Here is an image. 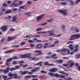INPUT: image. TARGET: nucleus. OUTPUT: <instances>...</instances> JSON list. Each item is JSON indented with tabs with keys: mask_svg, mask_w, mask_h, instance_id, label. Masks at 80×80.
Wrapping results in <instances>:
<instances>
[{
	"mask_svg": "<svg viewBox=\"0 0 80 80\" xmlns=\"http://www.w3.org/2000/svg\"><path fill=\"white\" fill-rule=\"evenodd\" d=\"M48 74L51 76H54L56 77H59V78H63L65 77V76L58 75V74H54L49 72Z\"/></svg>",
	"mask_w": 80,
	"mask_h": 80,
	"instance_id": "obj_1",
	"label": "nucleus"
},
{
	"mask_svg": "<svg viewBox=\"0 0 80 80\" xmlns=\"http://www.w3.org/2000/svg\"><path fill=\"white\" fill-rule=\"evenodd\" d=\"M40 67L36 68L34 70H31V72H28V75H31V74H32L34 72H36V71L38 72V71H39V70H40Z\"/></svg>",
	"mask_w": 80,
	"mask_h": 80,
	"instance_id": "obj_2",
	"label": "nucleus"
},
{
	"mask_svg": "<svg viewBox=\"0 0 80 80\" xmlns=\"http://www.w3.org/2000/svg\"><path fill=\"white\" fill-rule=\"evenodd\" d=\"M30 54H26L24 55H21L20 58H27V57H29L28 58L29 59H31V58H32V57H30Z\"/></svg>",
	"mask_w": 80,
	"mask_h": 80,
	"instance_id": "obj_3",
	"label": "nucleus"
},
{
	"mask_svg": "<svg viewBox=\"0 0 80 80\" xmlns=\"http://www.w3.org/2000/svg\"><path fill=\"white\" fill-rule=\"evenodd\" d=\"M75 36H77V37L76 38H75V39H77V38H78V37H80V35H78V34H76V35H72L71 36L70 38H69V40H73V37H75Z\"/></svg>",
	"mask_w": 80,
	"mask_h": 80,
	"instance_id": "obj_4",
	"label": "nucleus"
},
{
	"mask_svg": "<svg viewBox=\"0 0 80 80\" xmlns=\"http://www.w3.org/2000/svg\"><path fill=\"white\" fill-rule=\"evenodd\" d=\"M58 11L60 13H63V14L64 15H66L68 13L66 11V10H58Z\"/></svg>",
	"mask_w": 80,
	"mask_h": 80,
	"instance_id": "obj_5",
	"label": "nucleus"
},
{
	"mask_svg": "<svg viewBox=\"0 0 80 80\" xmlns=\"http://www.w3.org/2000/svg\"><path fill=\"white\" fill-rule=\"evenodd\" d=\"M12 58H11L10 59H7L6 60V65H7V66H9V65L10 64V63H9L8 62H10L12 60Z\"/></svg>",
	"mask_w": 80,
	"mask_h": 80,
	"instance_id": "obj_6",
	"label": "nucleus"
},
{
	"mask_svg": "<svg viewBox=\"0 0 80 80\" xmlns=\"http://www.w3.org/2000/svg\"><path fill=\"white\" fill-rule=\"evenodd\" d=\"M37 77V75H32V76H26L25 77V78H36Z\"/></svg>",
	"mask_w": 80,
	"mask_h": 80,
	"instance_id": "obj_7",
	"label": "nucleus"
},
{
	"mask_svg": "<svg viewBox=\"0 0 80 80\" xmlns=\"http://www.w3.org/2000/svg\"><path fill=\"white\" fill-rule=\"evenodd\" d=\"M8 28V27H7V26L4 25L1 27V29H2L3 32H5V31H6V30H7Z\"/></svg>",
	"mask_w": 80,
	"mask_h": 80,
	"instance_id": "obj_8",
	"label": "nucleus"
},
{
	"mask_svg": "<svg viewBox=\"0 0 80 80\" xmlns=\"http://www.w3.org/2000/svg\"><path fill=\"white\" fill-rule=\"evenodd\" d=\"M48 33H49L48 36H51V35H55V34L53 33V30H51V31H48Z\"/></svg>",
	"mask_w": 80,
	"mask_h": 80,
	"instance_id": "obj_9",
	"label": "nucleus"
},
{
	"mask_svg": "<svg viewBox=\"0 0 80 80\" xmlns=\"http://www.w3.org/2000/svg\"><path fill=\"white\" fill-rule=\"evenodd\" d=\"M36 47L37 48L40 49V48H42V44L40 43L36 45Z\"/></svg>",
	"mask_w": 80,
	"mask_h": 80,
	"instance_id": "obj_10",
	"label": "nucleus"
},
{
	"mask_svg": "<svg viewBox=\"0 0 80 80\" xmlns=\"http://www.w3.org/2000/svg\"><path fill=\"white\" fill-rule=\"evenodd\" d=\"M57 68H52L49 70V72H55L57 71Z\"/></svg>",
	"mask_w": 80,
	"mask_h": 80,
	"instance_id": "obj_11",
	"label": "nucleus"
},
{
	"mask_svg": "<svg viewBox=\"0 0 80 80\" xmlns=\"http://www.w3.org/2000/svg\"><path fill=\"white\" fill-rule=\"evenodd\" d=\"M18 4L14 3H12L10 5V7H18Z\"/></svg>",
	"mask_w": 80,
	"mask_h": 80,
	"instance_id": "obj_12",
	"label": "nucleus"
},
{
	"mask_svg": "<svg viewBox=\"0 0 80 80\" xmlns=\"http://www.w3.org/2000/svg\"><path fill=\"white\" fill-rule=\"evenodd\" d=\"M2 78H3V79H4V80H8L9 79H12L13 78L12 77H9L8 79H7V77L6 76H3Z\"/></svg>",
	"mask_w": 80,
	"mask_h": 80,
	"instance_id": "obj_13",
	"label": "nucleus"
},
{
	"mask_svg": "<svg viewBox=\"0 0 80 80\" xmlns=\"http://www.w3.org/2000/svg\"><path fill=\"white\" fill-rule=\"evenodd\" d=\"M15 37L11 38V37L10 36L8 37V38L7 41L9 42V41H10V40H13V39H15Z\"/></svg>",
	"mask_w": 80,
	"mask_h": 80,
	"instance_id": "obj_14",
	"label": "nucleus"
},
{
	"mask_svg": "<svg viewBox=\"0 0 80 80\" xmlns=\"http://www.w3.org/2000/svg\"><path fill=\"white\" fill-rule=\"evenodd\" d=\"M44 65H48V66H55V65L52 64H49L48 62H44Z\"/></svg>",
	"mask_w": 80,
	"mask_h": 80,
	"instance_id": "obj_15",
	"label": "nucleus"
},
{
	"mask_svg": "<svg viewBox=\"0 0 80 80\" xmlns=\"http://www.w3.org/2000/svg\"><path fill=\"white\" fill-rule=\"evenodd\" d=\"M44 15V14H42L41 15L37 17V20H40L42 17H43Z\"/></svg>",
	"mask_w": 80,
	"mask_h": 80,
	"instance_id": "obj_16",
	"label": "nucleus"
},
{
	"mask_svg": "<svg viewBox=\"0 0 80 80\" xmlns=\"http://www.w3.org/2000/svg\"><path fill=\"white\" fill-rule=\"evenodd\" d=\"M9 70H10V68H6V70H4L3 72L4 73H7L9 72Z\"/></svg>",
	"mask_w": 80,
	"mask_h": 80,
	"instance_id": "obj_17",
	"label": "nucleus"
},
{
	"mask_svg": "<svg viewBox=\"0 0 80 80\" xmlns=\"http://www.w3.org/2000/svg\"><path fill=\"white\" fill-rule=\"evenodd\" d=\"M17 19V15L13 16L12 17V22H15Z\"/></svg>",
	"mask_w": 80,
	"mask_h": 80,
	"instance_id": "obj_18",
	"label": "nucleus"
},
{
	"mask_svg": "<svg viewBox=\"0 0 80 80\" xmlns=\"http://www.w3.org/2000/svg\"><path fill=\"white\" fill-rule=\"evenodd\" d=\"M20 72L22 75H25V74H27V73H28V71H24L22 72V71H21Z\"/></svg>",
	"mask_w": 80,
	"mask_h": 80,
	"instance_id": "obj_19",
	"label": "nucleus"
},
{
	"mask_svg": "<svg viewBox=\"0 0 80 80\" xmlns=\"http://www.w3.org/2000/svg\"><path fill=\"white\" fill-rule=\"evenodd\" d=\"M48 43H44V45L42 46L43 48H47L48 47Z\"/></svg>",
	"mask_w": 80,
	"mask_h": 80,
	"instance_id": "obj_20",
	"label": "nucleus"
},
{
	"mask_svg": "<svg viewBox=\"0 0 80 80\" xmlns=\"http://www.w3.org/2000/svg\"><path fill=\"white\" fill-rule=\"evenodd\" d=\"M56 55H57V54H54L52 55L50 57L51 58H53V59H55V58H57V57H55Z\"/></svg>",
	"mask_w": 80,
	"mask_h": 80,
	"instance_id": "obj_21",
	"label": "nucleus"
},
{
	"mask_svg": "<svg viewBox=\"0 0 80 80\" xmlns=\"http://www.w3.org/2000/svg\"><path fill=\"white\" fill-rule=\"evenodd\" d=\"M12 11L11 10H8L5 12V14H7L8 13H12Z\"/></svg>",
	"mask_w": 80,
	"mask_h": 80,
	"instance_id": "obj_22",
	"label": "nucleus"
},
{
	"mask_svg": "<svg viewBox=\"0 0 80 80\" xmlns=\"http://www.w3.org/2000/svg\"><path fill=\"white\" fill-rule=\"evenodd\" d=\"M78 45H76L75 46V50H74V52H76L78 50Z\"/></svg>",
	"mask_w": 80,
	"mask_h": 80,
	"instance_id": "obj_23",
	"label": "nucleus"
},
{
	"mask_svg": "<svg viewBox=\"0 0 80 80\" xmlns=\"http://www.w3.org/2000/svg\"><path fill=\"white\" fill-rule=\"evenodd\" d=\"M72 45V44H70L69 45V48L71 50H73V48Z\"/></svg>",
	"mask_w": 80,
	"mask_h": 80,
	"instance_id": "obj_24",
	"label": "nucleus"
},
{
	"mask_svg": "<svg viewBox=\"0 0 80 80\" xmlns=\"http://www.w3.org/2000/svg\"><path fill=\"white\" fill-rule=\"evenodd\" d=\"M67 49L63 48L62 49L60 50V52H65L67 51Z\"/></svg>",
	"mask_w": 80,
	"mask_h": 80,
	"instance_id": "obj_25",
	"label": "nucleus"
},
{
	"mask_svg": "<svg viewBox=\"0 0 80 80\" xmlns=\"http://www.w3.org/2000/svg\"><path fill=\"white\" fill-rule=\"evenodd\" d=\"M25 15H26H26H28V16H30V15H31V14H32V13H31V12H26V13H25Z\"/></svg>",
	"mask_w": 80,
	"mask_h": 80,
	"instance_id": "obj_26",
	"label": "nucleus"
},
{
	"mask_svg": "<svg viewBox=\"0 0 80 80\" xmlns=\"http://www.w3.org/2000/svg\"><path fill=\"white\" fill-rule=\"evenodd\" d=\"M42 62H39L35 64V65H39V66H42Z\"/></svg>",
	"mask_w": 80,
	"mask_h": 80,
	"instance_id": "obj_27",
	"label": "nucleus"
},
{
	"mask_svg": "<svg viewBox=\"0 0 80 80\" xmlns=\"http://www.w3.org/2000/svg\"><path fill=\"white\" fill-rule=\"evenodd\" d=\"M12 51V50H9L8 51H6L4 52L5 53H11Z\"/></svg>",
	"mask_w": 80,
	"mask_h": 80,
	"instance_id": "obj_28",
	"label": "nucleus"
},
{
	"mask_svg": "<svg viewBox=\"0 0 80 80\" xmlns=\"http://www.w3.org/2000/svg\"><path fill=\"white\" fill-rule=\"evenodd\" d=\"M56 62H58V63H62V62H63V60L61 59L60 60H57Z\"/></svg>",
	"mask_w": 80,
	"mask_h": 80,
	"instance_id": "obj_29",
	"label": "nucleus"
},
{
	"mask_svg": "<svg viewBox=\"0 0 80 80\" xmlns=\"http://www.w3.org/2000/svg\"><path fill=\"white\" fill-rule=\"evenodd\" d=\"M13 76H14V78H17V74H13Z\"/></svg>",
	"mask_w": 80,
	"mask_h": 80,
	"instance_id": "obj_30",
	"label": "nucleus"
},
{
	"mask_svg": "<svg viewBox=\"0 0 80 80\" xmlns=\"http://www.w3.org/2000/svg\"><path fill=\"white\" fill-rule=\"evenodd\" d=\"M8 75L9 77H13V74H12L11 72L8 74Z\"/></svg>",
	"mask_w": 80,
	"mask_h": 80,
	"instance_id": "obj_31",
	"label": "nucleus"
},
{
	"mask_svg": "<svg viewBox=\"0 0 80 80\" xmlns=\"http://www.w3.org/2000/svg\"><path fill=\"white\" fill-rule=\"evenodd\" d=\"M74 30L76 31V32H79V30L76 27L74 28Z\"/></svg>",
	"mask_w": 80,
	"mask_h": 80,
	"instance_id": "obj_32",
	"label": "nucleus"
},
{
	"mask_svg": "<svg viewBox=\"0 0 80 80\" xmlns=\"http://www.w3.org/2000/svg\"><path fill=\"white\" fill-rule=\"evenodd\" d=\"M42 51L41 50H35L34 51V52H35L36 53H41Z\"/></svg>",
	"mask_w": 80,
	"mask_h": 80,
	"instance_id": "obj_33",
	"label": "nucleus"
},
{
	"mask_svg": "<svg viewBox=\"0 0 80 80\" xmlns=\"http://www.w3.org/2000/svg\"><path fill=\"white\" fill-rule=\"evenodd\" d=\"M20 66H16L15 67V70H16V69H19V68H20Z\"/></svg>",
	"mask_w": 80,
	"mask_h": 80,
	"instance_id": "obj_34",
	"label": "nucleus"
},
{
	"mask_svg": "<svg viewBox=\"0 0 80 80\" xmlns=\"http://www.w3.org/2000/svg\"><path fill=\"white\" fill-rule=\"evenodd\" d=\"M73 65H74V62H72L69 65L70 67H72V66Z\"/></svg>",
	"mask_w": 80,
	"mask_h": 80,
	"instance_id": "obj_35",
	"label": "nucleus"
},
{
	"mask_svg": "<svg viewBox=\"0 0 80 80\" xmlns=\"http://www.w3.org/2000/svg\"><path fill=\"white\" fill-rule=\"evenodd\" d=\"M13 59H14V60L18 59L19 58H18L17 57V56L14 57L13 58H12Z\"/></svg>",
	"mask_w": 80,
	"mask_h": 80,
	"instance_id": "obj_36",
	"label": "nucleus"
},
{
	"mask_svg": "<svg viewBox=\"0 0 80 80\" xmlns=\"http://www.w3.org/2000/svg\"><path fill=\"white\" fill-rule=\"evenodd\" d=\"M10 71H13V70H15V68H9Z\"/></svg>",
	"mask_w": 80,
	"mask_h": 80,
	"instance_id": "obj_37",
	"label": "nucleus"
},
{
	"mask_svg": "<svg viewBox=\"0 0 80 80\" xmlns=\"http://www.w3.org/2000/svg\"><path fill=\"white\" fill-rule=\"evenodd\" d=\"M76 58H79L80 57V54H78L75 55Z\"/></svg>",
	"mask_w": 80,
	"mask_h": 80,
	"instance_id": "obj_38",
	"label": "nucleus"
},
{
	"mask_svg": "<svg viewBox=\"0 0 80 80\" xmlns=\"http://www.w3.org/2000/svg\"><path fill=\"white\" fill-rule=\"evenodd\" d=\"M25 42H22L20 43V45L21 46H22L23 45H25Z\"/></svg>",
	"mask_w": 80,
	"mask_h": 80,
	"instance_id": "obj_39",
	"label": "nucleus"
},
{
	"mask_svg": "<svg viewBox=\"0 0 80 80\" xmlns=\"http://www.w3.org/2000/svg\"><path fill=\"white\" fill-rule=\"evenodd\" d=\"M12 63L13 65H16V64H18V62H17V61H13Z\"/></svg>",
	"mask_w": 80,
	"mask_h": 80,
	"instance_id": "obj_40",
	"label": "nucleus"
},
{
	"mask_svg": "<svg viewBox=\"0 0 80 80\" xmlns=\"http://www.w3.org/2000/svg\"><path fill=\"white\" fill-rule=\"evenodd\" d=\"M60 3L63 5H65L67 4V3L66 2H61Z\"/></svg>",
	"mask_w": 80,
	"mask_h": 80,
	"instance_id": "obj_41",
	"label": "nucleus"
},
{
	"mask_svg": "<svg viewBox=\"0 0 80 80\" xmlns=\"http://www.w3.org/2000/svg\"><path fill=\"white\" fill-rule=\"evenodd\" d=\"M41 73H47V72L43 70H41Z\"/></svg>",
	"mask_w": 80,
	"mask_h": 80,
	"instance_id": "obj_42",
	"label": "nucleus"
},
{
	"mask_svg": "<svg viewBox=\"0 0 80 80\" xmlns=\"http://www.w3.org/2000/svg\"><path fill=\"white\" fill-rule=\"evenodd\" d=\"M47 23L46 22H44L43 23H42L41 24V26H43V25H47Z\"/></svg>",
	"mask_w": 80,
	"mask_h": 80,
	"instance_id": "obj_43",
	"label": "nucleus"
},
{
	"mask_svg": "<svg viewBox=\"0 0 80 80\" xmlns=\"http://www.w3.org/2000/svg\"><path fill=\"white\" fill-rule=\"evenodd\" d=\"M2 6L3 7H7V5L6 4V3L4 2Z\"/></svg>",
	"mask_w": 80,
	"mask_h": 80,
	"instance_id": "obj_44",
	"label": "nucleus"
},
{
	"mask_svg": "<svg viewBox=\"0 0 80 80\" xmlns=\"http://www.w3.org/2000/svg\"><path fill=\"white\" fill-rule=\"evenodd\" d=\"M42 29V28H38L36 29V31H40V30H41Z\"/></svg>",
	"mask_w": 80,
	"mask_h": 80,
	"instance_id": "obj_45",
	"label": "nucleus"
},
{
	"mask_svg": "<svg viewBox=\"0 0 80 80\" xmlns=\"http://www.w3.org/2000/svg\"><path fill=\"white\" fill-rule=\"evenodd\" d=\"M22 2H23L22 1H19V2L18 5H21L22 3Z\"/></svg>",
	"mask_w": 80,
	"mask_h": 80,
	"instance_id": "obj_46",
	"label": "nucleus"
},
{
	"mask_svg": "<svg viewBox=\"0 0 80 80\" xmlns=\"http://www.w3.org/2000/svg\"><path fill=\"white\" fill-rule=\"evenodd\" d=\"M24 63V62L23 61H19L18 63L22 64Z\"/></svg>",
	"mask_w": 80,
	"mask_h": 80,
	"instance_id": "obj_47",
	"label": "nucleus"
},
{
	"mask_svg": "<svg viewBox=\"0 0 80 80\" xmlns=\"http://www.w3.org/2000/svg\"><path fill=\"white\" fill-rule=\"evenodd\" d=\"M47 21L49 22H52V21H53V19H51L50 20H48Z\"/></svg>",
	"mask_w": 80,
	"mask_h": 80,
	"instance_id": "obj_48",
	"label": "nucleus"
},
{
	"mask_svg": "<svg viewBox=\"0 0 80 80\" xmlns=\"http://www.w3.org/2000/svg\"><path fill=\"white\" fill-rule=\"evenodd\" d=\"M43 54L41 52H40L39 53L37 54H36V56H38V55H42Z\"/></svg>",
	"mask_w": 80,
	"mask_h": 80,
	"instance_id": "obj_49",
	"label": "nucleus"
},
{
	"mask_svg": "<svg viewBox=\"0 0 80 80\" xmlns=\"http://www.w3.org/2000/svg\"><path fill=\"white\" fill-rule=\"evenodd\" d=\"M74 42H72V41H69L67 43V44L68 45V44H69V43H73Z\"/></svg>",
	"mask_w": 80,
	"mask_h": 80,
	"instance_id": "obj_50",
	"label": "nucleus"
},
{
	"mask_svg": "<svg viewBox=\"0 0 80 80\" xmlns=\"http://www.w3.org/2000/svg\"><path fill=\"white\" fill-rule=\"evenodd\" d=\"M34 37H37L38 38L40 37V35H35L34 36Z\"/></svg>",
	"mask_w": 80,
	"mask_h": 80,
	"instance_id": "obj_51",
	"label": "nucleus"
},
{
	"mask_svg": "<svg viewBox=\"0 0 80 80\" xmlns=\"http://www.w3.org/2000/svg\"><path fill=\"white\" fill-rule=\"evenodd\" d=\"M72 61L71 60L69 61L68 62V63H72Z\"/></svg>",
	"mask_w": 80,
	"mask_h": 80,
	"instance_id": "obj_52",
	"label": "nucleus"
},
{
	"mask_svg": "<svg viewBox=\"0 0 80 80\" xmlns=\"http://www.w3.org/2000/svg\"><path fill=\"white\" fill-rule=\"evenodd\" d=\"M28 66V65L27 64L24 65L23 66H22V68H25V67H27Z\"/></svg>",
	"mask_w": 80,
	"mask_h": 80,
	"instance_id": "obj_53",
	"label": "nucleus"
},
{
	"mask_svg": "<svg viewBox=\"0 0 80 80\" xmlns=\"http://www.w3.org/2000/svg\"><path fill=\"white\" fill-rule=\"evenodd\" d=\"M25 7V6H22L20 7H19V9L20 10L21 8H23V7Z\"/></svg>",
	"mask_w": 80,
	"mask_h": 80,
	"instance_id": "obj_54",
	"label": "nucleus"
},
{
	"mask_svg": "<svg viewBox=\"0 0 80 80\" xmlns=\"http://www.w3.org/2000/svg\"><path fill=\"white\" fill-rule=\"evenodd\" d=\"M28 42L29 43H32V42H33V41H32V40H29Z\"/></svg>",
	"mask_w": 80,
	"mask_h": 80,
	"instance_id": "obj_55",
	"label": "nucleus"
},
{
	"mask_svg": "<svg viewBox=\"0 0 80 80\" xmlns=\"http://www.w3.org/2000/svg\"><path fill=\"white\" fill-rule=\"evenodd\" d=\"M70 2L71 5H73V4H74V3H73V2L72 1H71Z\"/></svg>",
	"mask_w": 80,
	"mask_h": 80,
	"instance_id": "obj_56",
	"label": "nucleus"
},
{
	"mask_svg": "<svg viewBox=\"0 0 80 80\" xmlns=\"http://www.w3.org/2000/svg\"><path fill=\"white\" fill-rule=\"evenodd\" d=\"M61 27L62 28H65V26L64 25H62L61 26Z\"/></svg>",
	"mask_w": 80,
	"mask_h": 80,
	"instance_id": "obj_57",
	"label": "nucleus"
},
{
	"mask_svg": "<svg viewBox=\"0 0 80 80\" xmlns=\"http://www.w3.org/2000/svg\"><path fill=\"white\" fill-rule=\"evenodd\" d=\"M58 43V41H56L54 42V43Z\"/></svg>",
	"mask_w": 80,
	"mask_h": 80,
	"instance_id": "obj_58",
	"label": "nucleus"
},
{
	"mask_svg": "<svg viewBox=\"0 0 80 80\" xmlns=\"http://www.w3.org/2000/svg\"><path fill=\"white\" fill-rule=\"evenodd\" d=\"M7 3H8V4H10V3H11V1H8L7 2Z\"/></svg>",
	"mask_w": 80,
	"mask_h": 80,
	"instance_id": "obj_59",
	"label": "nucleus"
},
{
	"mask_svg": "<svg viewBox=\"0 0 80 80\" xmlns=\"http://www.w3.org/2000/svg\"><path fill=\"white\" fill-rule=\"evenodd\" d=\"M67 51H68L67 53H68H68H70V50H69L68 49H67Z\"/></svg>",
	"mask_w": 80,
	"mask_h": 80,
	"instance_id": "obj_60",
	"label": "nucleus"
},
{
	"mask_svg": "<svg viewBox=\"0 0 80 80\" xmlns=\"http://www.w3.org/2000/svg\"><path fill=\"white\" fill-rule=\"evenodd\" d=\"M63 65L64 67H67V66H68V64H63Z\"/></svg>",
	"mask_w": 80,
	"mask_h": 80,
	"instance_id": "obj_61",
	"label": "nucleus"
},
{
	"mask_svg": "<svg viewBox=\"0 0 80 80\" xmlns=\"http://www.w3.org/2000/svg\"><path fill=\"white\" fill-rule=\"evenodd\" d=\"M10 30H11V31H14L15 29H14L11 28L10 29Z\"/></svg>",
	"mask_w": 80,
	"mask_h": 80,
	"instance_id": "obj_62",
	"label": "nucleus"
},
{
	"mask_svg": "<svg viewBox=\"0 0 80 80\" xmlns=\"http://www.w3.org/2000/svg\"><path fill=\"white\" fill-rule=\"evenodd\" d=\"M54 46H55V44H53L51 46H50V47H54Z\"/></svg>",
	"mask_w": 80,
	"mask_h": 80,
	"instance_id": "obj_63",
	"label": "nucleus"
},
{
	"mask_svg": "<svg viewBox=\"0 0 80 80\" xmlns=\"http://www.w3.org/2000/svg\"><path fill=\"white\" fill-rule=\"evenodd\" d=\"M75 66L76 67H78V64L76 63L75 64Z\"/></svg>",
	"mask_w": 80,
	"mask_h": 80,
	"instance_id": "obj_64",
	"label": "nucleus"
}]
</instances>
